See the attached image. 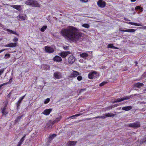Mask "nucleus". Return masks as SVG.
<instances>
[{"label": "nucleus", "mask_w": 146, "mask_h": 146, "mask_svg": "<svg viewBox=\"0 0 146 146\" xmlns=\"http://www.w3.org/2000/svg\"><path fill=\"white\" fill-rule=\"evenodd\" d=\"M60 33L65 38L70 41L77 40L81 36V33L79 32L77 29L70 26L67 28L62 29Z\"/></svg>", "instance_id": "obj_1"}, {"label": "nucleus", "mask_w": 146, "mask_h": 146, "mask_svg": "<svg viewBox=\"0 0 146 146\" xmlns=\"http://www.w3.org/2000/svg\"><path fill=\"white\" fill-rule=\"evenodd\" d=\"M127 126L130 127L137 128L140 126V124L139 122L130 123L128 124Z\"/></svg>", "instance_id": "obj_2"}, {"label": "nucleus", "mask_w": 146, "mask_h": 146, "mask_svg": "<svg viewBox=\"0 0 146 146\" xmlns=\"http://www.w3.org/2000/svg\"><path fill=\"white\" fill-rule=\"evenodd\" d=\"M131 96H124L121 98H118L116 99L113 102V103L119 102L121 101H122L125 100H127L131 98Z\"/></svg>", "instance_id": "obj_3"}, {"label": "nucleus", "mask_w": 146, "mask_h": 146, "mask_svg": "<svg viewBox=\"0 0 146 146\" xmlns=\"http://www.w3.org/2000/svg\"><path fill=\"white\" fill-rule=\"evenodd\" d=\"M70 54L71 52L70 51H62L59 53L58 54L62 57L64 58Z\"/></svg>", "instance_id": "obj_4"}, {"label": "nucleus", "mask_w": 146, "mask_h": 146, "mask_svg": "<svg viewBox=\"0 0 146 146\" xmlns=\"http://www.w3.org/2000/svg\"><path fill=\"white\" fill-rule=\"evenodd\" d=\"M98 5L101 8L105 7L106 5V3L102 0H99L97 2Z\"/></svg>", "instance_id": "obj_5"}, {"label": "nucleus", "mask_w": 146, "mask_h": 146, "mask_svg": "<svg viewBox=\"0 0 146 146\" xmlns=\"http://www.w3.org/2000/svg\"><path fill=\"white\" fill-rule=\"evenodd\" d=\"M79 75V73L78 72L76 71H73L70 75L69 76V77L70 78H75Z\"/></svg>", "instance_id": "obj_6"}, {"label": "nucleus", "mask_w": 146, "mask_h": 146, "mask_svg": "<svg viewBox=\"0 0 146 146\" xmlns=\"http://www.w3.org/2000/svg\"><path fill=\"white\" fill-rule=\"evenodd\" d=\"M68 60L69 64H72L75 61V58L73 55H71L68 58Z\"/></svg>", "instance_id": "obj_7"}, {"label": "nucleus", "mask_w": 146, "mask_h": 146, "mask_svg": "<svg viewBox=\"0 0 146 146\" xmlns=\"http://www.w3.org/2000/svg\"><path fill=\"white\" fill-rule=\"evenodd\" d=\"M11 6L14 8L20 11L22 10L23 7V6L21 5H12Z\"/></svg>", "instance_id": "obj_8"}, {"label": "nucleus", "mask_w": 146, "mask_h": 146, "mask_svg": "<svg viewBox=\"0 0 146 146\" xmlns=\"http://www.w3.org/2000/svg\"><path fill=\"white\" fill-rule=\"evenodd\" d=\"M5 106L3 107V108H2V112L3 113V114L6 115L8 113V112H7L6 111V106L8 104V102H5Z\"/></svg>", "instance_id": "obj_9"}, {"label": "nucleus", "mask_w": 146, "mask_h": 146, "mask_svg": "<svg viewBox=\"0 0 146 146\" xmlns=\"http://www.w3.org/2000/svg\"><path fill=\"white\" fill-rule=\"evenodd\" d=\"M96 74L95 72L90 73L88 74V77L90 79H92L96 77Z\"/></svg>", "instance_id": "obj_10"}, {"label": "nucleus", "mask_w": 146, "mask_h": 146, "mask_svg": "<svg viewBox=\"0 0 146 146\" xmlns=\"http://www.w3.org/2000/svg\"><path fill=\"white\" fill-rule=\"evenodd\" d=\"M54 77L57 79H60L62 78L61 74L60 72H56L54 73Z\"/></svg>", "instance_id": "obj_11"}, {"label": "nucleus", "mask_w": 146, "mask_h": 146, "mask_svg": "<svg viewBox=\"0 0 146 146\" xmlns=\"http://www.w3.org/2000/svg\"><path fill=\"white\" fill-rule=\"evenodd\" d=\"M45 50L46 52L48 53H52L54 51L53 49L48 46L45 47Z\"/></svg>", "instance_id": "obj_12"}, {"label": "nucleus", "mask_w": 146, "mask_h": 146, "mask_svg": "<svg viewBox=\"0 0 146 146\" xmlns=\"http://www.w3.org/2000/svg\"><path fill=\"white\" fill-rule=\"evenodd\" d=\"M18 19H20L21 20H25L27 19V17L26 15H24L23 16L21 15H19L17 17Z\"/></svg>", "instance_id": "obj_13"}, {"label": "nucleus", "mask_w": 146, "mask_h": 146, "mask_svg": "<svg viewBox=\"0 0 146 146\" xmlns=\"http://www.w3.org/2000/svg\"><path fill=\"white\" fill-rule=\"evenodd\" d=\"M53 60L58 62H60L62 61V58L59 56H56L53 59Z\"/></svg>", "instance_id": "obj_14"}, {"label": "nucleus", "mask_w": 146, "mask_h": 146, "mask_svg": "<svg viewBox=\"0 0 146 146\" xmlns=\"http://www.w3.org/2000/svg\"><path fill=\"white\" fill-rule=\"evenodd\" d=\"M77 141H69L67 144V146H75Z\"/></svg>", "instance_id": "obj_15"}, {"label": "nucleus", "mask_w": 146, "mask_h": 146, "mask_svg": "<svg viewBox=\"0 0 146 146\" xmlns=\"http://www.w3.org/2000/svg\"><path fill=\"white\" fill-rule=\"evenodd\" d=\"M52 109H46L42 113H43L45 115H49L50 112L52 111Z\"/></svg>", "instance_id": "obj_16"}, {"label": "nucleus", "mask_w": 146, "mask_h": 146, "mask_svg": "<svg viewBox=\"0 0 146 146\" xmlns=\"http://www.w3.org/2000/svg\"><path fill=\"white\" fill-rule=\"evenodd\" d=\"M80 56L82 58L84 59H86L89 55L88 54L86 53H83L80 54Z\"/></svg>", "instance_id": "obj_17"}, {"label": "nucleus", "mask_w": 146, "mask_h": 146, "mask_svg": "<svg viewBox=\"0 0 146 146\" xmlns=\"http://www.w3.org/2000/svg\"><path fill=\"white\" fill-rule=\"evenodd\" d=\"M32 6L35 7H40V4L38 3L37 1L35 0H33V5Z\"/></svg>", "instance_id": "obj_18"}, {"label": "nucleus", "mask_w": 146, "mask_h": 146, "mask_svg": "<svg viewBox=\"0 0 146 146\" xmlns=\"http://www.w3.org/2000/svg\"><path fill=\"white\" fill-rule=\"evenodd\" d=\"M104 116L105 117V118L109 117H113L115 116V115L113 113H106L105 114H103Z\"/></svg>", "instance_id": "obj_19"}, {"label": "nucleus", "mask_w": 146, "mask_h": 146, "mask_svg": "<svg viewBox=\"0 0 146 146\" xmlns=\"http://www.w3.org/2000/svg\"><path fill=\"white\" fill-rule=\"evenodd\" d=\"M132 108L131 106H127L126 107H124L122 108V109L123 110H125V111H128L130 110Z\"/></svg>", "instance_id": "obj_20"}, {"label": "nucleus", "mask_w": 146, "mask_h": 146, "mask_svg": "<svg viewBox=\"0 0 146 146\" xmlns=\"http://www.w3.org/2000/svg\"><path fill=\"white\" fill-rule=\"evenodd\" d=\"M134 85L135 87L140 88L141 87L143 86H144V84L138 82L135 84Z\"/></svg>", "instance_id": "obj_21"}, {"label": "nucleus", "mask_w": 146, "mask_h": 146, "mask_svg": "<svg viewBox=\"0 0 146 146\" xmlns=\"http://www.w3.org/2000/svg\"><path fill=\"white\" fill-rule=\"evenodd\" d=\"M33 0H27L25 2L26 4L30 5H33Z\"/></svg>", "instance_id": "obj_22"}, {"label": "nucleus", "mask_w": 146, "mask_h": 146, "mask_svg": "<svg viewBox=\"0 0 146 146\" xmlns=\"http://www.w3.org/2000/svg\"><path fill=\"white\" fill-rule=\"evenodd\" d=\"M118 106V104H115L112 106H109L107 108H106V110H110Z\"/></svg>", "instance_id": "obj_23"}, {"label": "nucleus", "mask_w": 146, "mask_h": 146, "mask_svg": "<svg viewBox=\"0 0 146 146\" xmlns=\"http://www.w3.org/2000/svg\"><path fill=\"white\" fill-rule=\"evenodd\" d=\"M127 23H128L129 24L135 25L136 26H142V25H141L140 24L138 23H133L132 22H129V23L127 22Z\"/></svg>", "instance_id": "obj_24"}, {"label": "nucleus", "mask_w": 146, "mask_h": 146, "mask_svg": "<svg viewBox=\"0 0 146 146\" xmlns=\"http://www.w3.org/2000/svg\"><path fill=\"white\" fill-rule=\"evenodd\" d=\"M61 119V116L57 118L56 119L54 120L53 122H52V125H53L54 123L56 122H57L59 121Z\"/></svg>", "instance_id": "obj_25"}, {"label": "nucleus", "mask_w": 146, "mask_h": 146, "mask_svg": "<svg viewBox=\"0 0 146 146\" xmlns=\"http://www.w3.org/2000/svg\"><path fill=\"white\" fill-rule=\"evenodd\" d=\"M13 34L15 35L18 36L19 35L15 31L10 30V34Z\"/></svg>", "instance_id": "obj_26"}, {"label": "nucleus", "mask_w": 146, "mask_h": 146, "mask_svg": "<svg viewBox=\"0 0 146 146\" xmlns=\"http://www.w3.org/2000/svg\"><path fill=\"white\" fill-rule=\"evenodd\" d=\"M56 136V135L55 134H53L51 135L49 137V141H50L51 140H52V139Z\"/></svg>", "instance_id": "obj_27"}, {"label": "nucleus", "mask_w": 146, "mask_h": 146, "mask_svg": "<svg viewBox=\"0 0 146 146\" xmlns=\"http://www.w3.org/2000/svg\"><path fill=\"white\" fill-rule=\"evenodd\" d=\"M52 122L51 121H49L48 123L46 124V126L47 127L51 128L52 127Z\"/></svg>", "instance_id": "obj_28"}, {"label": "nucleus", "mask_w": 146, "mask_h": 146, "mask_svg": "<svg viewBox=\"0 0 146 146\" xmlns=\"http://www.w3.org/2000/svg\"><path fill=\"white\" fill-rule=\"evenodd\" d=\"M108 48H110L114 49H118L117 48L113 46L112 44H110L108 45Z\"/></svg>", "instance_id": "obj_29"}, {"label": "nucleus", "mask_w": 146, "mask_h": 146, "mask_svg": "<svg viewBox=\"0 0 146 146\" xmlns=\"http://www.w3.org/2000/svg\"><path fill=\"white\" fill-rule=\"evenodd\" d=\"M82 26L85 28L88 29L90 27V25L87 24H84L82 25Z\"/></svg>", "instance_id": "obj_30"}, {"label": "nucleus", "mask_w": 146, "mask_h": 146, "mask_svg": "<svg viewBox=\"0 0 146 146\" xmlns=\"http://www.w3.org/2000/svg\"><path fill=\"white\" fill-rule=\"evenodd\" d=\"M47 28V26L45 25L43 26L40 29V31L42 32H44Z\"/></svg>", "instance_id": "obj_31"}, {"label": "nucleus", "mask_w": 146, "mask_h": 146, "mask_svg": "<svg viewBox=\"0 0 146 146\" xmlns=\"http://www.w3.org/2000/svg\"><path fill=\"white\" fill-rule=\"evenodd\" d=\"M17 43H10V47H15L16 46Z\"/></svg>", "instance_id": "obj_32"}, {"label": "nucleus", "mask_w": 146, "mask_h": 146, "mask_svg": "<svg viewBox=\"0 0 146 146\" xmlns=\"http://www.w3.org/2000/svg\"><path fill=\"white\" fill-rule=\"evenodd\" d=\"M21 102H22L20 100H19L18 101V102L17 103H16V104L17 105V108H19L20 106V104L21 103Z\"/></svg>", "instance_id": "obj_33"}, {"label": "nucleus", "mask_w": 146, "mask_h": 146, "mask_svg": "<svg viewBox=\"0 0 146 146\" xmlns=\"http://www.w3.org/2000/svg\"><path fill=\"white\" fill-rule=\"evenodd\" d=\"M135 31V30L134 29H127V32L133 33Z\"/></svg>", "instance_id": "obj_34"}, {"label": "nucleus", "mask_w": 146, "mask_h": 146, "mask_svg": "<svg viewBox=\"0 0 146 146\" xmlns=\"http://www.w3.org/2000/svg\"><path fill=\"white\" fill-rule=\"evenodd\" d=\"M44 70H47L49 69V67L47 65H42Z\"/></svg>", "instance_id": "obj_35"}, {"label": "nucleus", "mask_w": 146, "mask_h": 146, "mask_svg": "<svg viewBox=\"0 0 146 146\" xmlns=\"http://www.w3.org/2000/svg\"><path fill=\"white\" fill-rule=\"evenodd\" d=\"M82 113L77 114L75 115H73L72 116L69 117V118H71V117H78V116H79L80 115H82Z\"/></svg>", "instance_id": "obj_36"}, {"label": "nucleus", "mask_w": 146, "mask_h": 146, "mask_svg": "<svg viewBox=\"0 0 146 146\" xmlns=\"http://www.w3.org/2000/svg\"><path fill=\"white\" fill-rule=\"evenodd\" d=\"M102 118V119H105V117L104 116V115L102 116H98L97 117H96L93 118L97 119V118Z\"/></svg>", "instance_id": "obj_37"}, {"label": "nucleus", "mask_w": 146, "mask_h": 146, "mask_svg": "<svg viewBox=\"0 0 146 146\" xmlns=\"http://www.w3.org/2000/svg\"><path fill=\"white\" fill-rule=\"evenodd\" d=\"M50 101V99L49 98H47L46 99L44 102V103L45 104H46L48 103Z\"/></svg>", "instance_id": "obj_38"}, {"label": "nucleus", "mask_w": 146, "mask_h": 146, "mask_svg": "<svg viewBox=\"0 0 146 146\" xmlns=\"http://www.w3.org/2000/svg\"><path fill=\"white\" fill-rule=\"evenodd\" d=\"M25 137V136H24L23 137H22V138L20 140L19 142L21 143H22L23 142V141L24 140V138Z\"/></svg>", "instance_id": "obj_39"}, {"label": "nucleus", "mask_w": 146, "mask_h": 146, "mask_svg": "<svg viewBox=\"0 0 146 146\" xmlns=\"http://www.w3.org/2000/svg\"><path fill=\"white\" fill-rule=\"evenodd\" d=\"M25 137V136H24L23 137H22V138L20 140L19 142L21 143H22L23 142V141L24 140V138Z\"/></svg>", "instance_id": "obj_40"}, {"label": "nucleus", "mask_w": 146, "mask_h": 146, "mask_svg": "<svg viewBox=\"0 0 146 146\" xmlns=\"http://www.w3.org/2000/svg\"><path fill=\"white\" fill-rule=\"evenodd\" d=\"M107 83V82H104L102 83H100V86H103L105 84H106Z\"/></svg>", "instance_id": "obj_41"}, {"label": "nucleus", "mask_w": 146, "mask_h": 146, "mask_svg": "<svg viewBox=\"0 0 146 146\" xmlns=\"http://www.w3.org/2000/svg\"><path fill=\"white\" fill-rule=\"evenodd\" d=\"M77 80L79 81L81 80L82 79V77L80 76H78L77 78Z\"/></svg>", "instance_id": "obj_42"}, {"label": "nucleus", "mask_w": 146, "mask_h": 146, "mask_svg": "<svg viewBox=\"0 0 146 146\" xmlns=\"http://www.w3.org/2000/svg\"><path fill=\"white\" fill-rule=\"evenodd\" d=\"M18 40V39L16 37H15L13 39V41L14 42H17Z\"/></svg>", "instance_id": "obj_43"}, {"label": "nucleus", "mask_w": 146, "mask_h": 146, "mask_svg": "<svg viewBox=\"0 0 146 146\" xmlns=\"http://www.w3.org/2000/svg\"><path fill=\"white\" fill-rule=\"evenodd\" d=\"M7 84V83H4L0 85V90L1 88V87L2 86L6 85Z\"/></svg>", "instance_id": "obj_44"}, {"label": "nucleus", "mask_w": 146, "mask_h": 146, "mask_svg": "<svg viewBox=\"0 0 146 146\" xmlns=\"http://www.w3.org/2000/svg\"><path fill=\"white\" fill-rule=\"evenodd\" d=\"M141 8V7L139 6H136L135 8V9L136 10L139 9Z\"/></svg>", "instance_id": "obj_45"}, {"label": "nucleus", "mask_w": 146, "mask_h": 146, "mask_svg": "<svg viewBox=\"0 0 146 146\" xmlns=\"http://www.w3.org/2000/svg\"><path fill=\"white\" fill-rule=\"evenodd\" d=\"M86 90L85 89H81L79 90V92L81 93V92H82Z\"/></svg>", "instance_id": "obj_46"}, {"label": "nucleus", "mask_w": 146, "mask_h": 146, "mask_svg": "<svg viewBox=\"0 0 146 146\" xmlns=\"http://www.w3.org/2000/svg\"><path fill=\"white\" fill-rule=\"evenodd\" d=\"M140 28L143 29H146V26H143L140 27Z\"/></svg>", "instance_id": "obj_47"}, {"label": "nucleus", "mask_w": 146, "mask_h": 146, "mask_svg": "<svg viewBox=\"0 0 146 146\" xmlns=\"http://www.w3.org/2000/svg\"><path fill=\"white\" fill-rule=\"evenodd\" d=\"M81 1L83 2L86 3L88 2V0H80Z\"/></svg>", "instance_id": "obj_48"}, {"label": "nucleus", "mask_w": 146, "mask_h": 146, "mask_svg": "<svg viewBox=\"0 0 146 146\" xmlns=\"http://www.w3.org/2000/svg\"><path fill=\"white\" fill-rule=\"evenodd\" d=\"M63 48L66 50H68V46H66L65 47H63Z\"/></svg>", "instance_id": "obj_49"}, {"label": "nucleus", "mask_w": 146, "mask_h": 146, "mask_svg": "<svg viewBox=\"0 0 146 146\" xmlns=\"http://www.w3.org/2000/svg\"><path fill=\"white\" fill-rule=\"evenodd\" d=\"M25 96H23L19 100H21V101H22V100L24 99V98L25 97Z\"/></svg>", "instance_id": "obj_50"}, {"label": "nucleus", "mask_w": 146, "mask_h": 146, "mask_svg": "<svg viewBox=\"0 0 146 146\" xmlns=\"http://www.w3.org/2000/svg\"><path fill=\"white\" fill-rule=\"evenodd\" d=\"M22 117V116H19L17 117V120L19 119H20Z\"/></svg>", "instance_id": "obj_51"}, {"label": "nucleus", "mask_w": 146, "mask_h": 146, "mask_svg": "<svg viewBox=\"0 0 146 146\" xmlns=\"http://www.w3.org/2000/svg\"><path fill=\"white\" fill-rule=\"evenodd\" d=\"M22 143H21L19 141L18 143V144L17 146H20L21 145Z\"/></svg>", "instance_id": "obj_52"}, {"label": "nucleus", "mask_w": 146, "mask_h": 146, "mask_svg": "<svg viewBox=\"0 0 146 146\" xmlns=\"http://www.w3.org/2000/svg\"><path fill=\"white\" fill-rule=\"evenodd\" d=\"M3 70H0V75H1L2 73L3 72Z\"/></svg>", "instance_id": "obj_53"}, {"label": "nucleus", "mask_w": 146, "mask_h": 146, "mask_svg": "<svg viewBox=\"0 0 146 146\" xmlns=\"http://www.w3.org/2000/svg\"><path fill=\"white\" fill-rule=\"evenodd\" d=\"M127 29L126 30H121V31L123 32H127Z\"/></svg>", "instance_id": "obj_54"}, {"label": "nucleus", "mask_w": 146, "mask_h": 146, "mask_svg": "<svg viewBox=\"0 0 146 146\" xmlns=\"http://www.w3.org/2000/svg\"><path fill=\"white\" fill-rule=\"evenodd\" d=\"M7 56L9 57V54H5V57H6Z\"/></svg>", "instance_id": "obj_55"}, {"label": "nucleus", "mask_w": 146, "mask_h": 146, "mask_svg": "<svg viewBox=\"0 0 146 146\" xmlns=\"http://www.w3.org/2000/svg\"><path fill=\"white\" fill-rule=\"evenodd\" d=\"M7 49H2V50H0V53L1 52H2L4 51V50H7Z\"/></svg>", "instance_id": "obj_56"}, {"label": "nucleus", "mask_w": 146, "mask_h": 146, "mask_svg": "<svg viewBox=\"0 0 146 146\" xmlns=\"http://www.w3.org/2000/svg\"><path fill=\"white\" fill-rule=\"evenodd\" d=\"M141 11V12H142L143 11V9L142 7H141V8L139 9Z\"/></svg>", "instance_id": "obj_57"}, {"label": "nucleus", "mask_w": 146, "mask_h": 146, "mask_svg": "<svg viewBox=\"0 0 146 146\" xmlns=\"http://www.w3.org/2000/svg\"><path fill=\"white\" fill-rule=\"evenodd\" d=\"M143 75L144 76L146 77V72H145Z\"/></svg>", "instance_id": "obj_58"}, {"label": "nucleus", "mask_w": 146, "mask_h": 146, "mask_svg": "<svg viewBox=\"0 0 146 146\" xmlns=\"http://www.w3.org/2000/svg\"><path fill=\"white\" fill-rule=\"evenodd\" d=\"M12 79V78L10 79V80H9L10 83L11 82Z\"/></svg>", "instance_id": "obj_59"}, {"label": "nucleus", "mask_w": 146, "mask_h": 146, "mask_svg": "<svg viewBox=\"0 0 146 146\" xmlns=\"http://www.w3.org/2000/svg\"><path fill=\"white\" fill-rule=\"evenodd\" d=\"M124 19L126 20V21H128V19H127L126 18H125Z\"/></svg>", "instance_id": "obj_60"}, {"label": "nucleus", "mask_w": 146, "mask_h": 146, "mask_svg": "<svg viewBox=\"0 0 146 146\" xmlns=\"http://www.w3.org/2000/svg\"><path fill=\"white\" fill-rule=\"evenodd\" d=\"M87 119L88 120H90L91 119V118H88V119Z\"/></svg>", "instance_id": "obj_61"}, {"label": "nucleus", "mask_w": 146, "mask_h": 146, "mask_svg": "<svg viewBox=\"0 0 146 146\" xmlns=\"http://www.w3.org/2000/svg\"><path fill=\"white\" fill-rule=\"evenodd\" d=\"M7 47H9V44H8L7 45Z\"/></svg>", "instance_id": "obj_62"}, {"label": "nucleus", "mask_w": 146, "mask_h": 146, "mask_svg": "<svg viewBox=\"0 0 146 146\" xmlns=\"http://www.w3.org/2000/svg\"><path fill=\"white\" fill-rule=\"evenodd\" d=\"M119 31H121V30H121V28H120V29H119Z\"/></svg>", "instance_id": "obj_63"}, {"label": "nucleus", "mask_w": 146, "mask_h": 146, "mask_svg": "<svg viewBox=\"0 0 146 146\" xmlns=\"http://www.w3.org/2000/svg\"><path fill=\"white\" fill-rule=\"evenodd\" d=\"M135 12H134V13H133V14H135Z\"/></svg>", "instance_id": "obj_64"}]
</instances>
